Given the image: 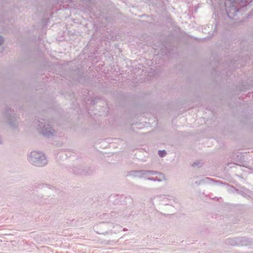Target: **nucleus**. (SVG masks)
Segmentation results:
<instances>
[{
    "instance_id": "obj_7",
    "label": "nucleus",
    "mask_w": 253,
    "mask_h": 253,
    "mask_svg": "<svg viewBox=\"0 0 253 253\" xmlns=\"http://www.w3.org/2000/svg\"><path fill=\"white\" fill-rule=\"evenodd\" d=\"M242 238H228L226 240V244L233 246H239L240 245V243L242 241Z\"/></svg>"
},
{
    "instance_id": "obj_9",
    "label": "nucleus",
    "mask_w": 253,
    "mask_h": 253,
    "mask_svg": "<svg viewBox=\"0 0 253 253\" xmlns=\"http://www.w3.org/2000/svg\"><path fill=\"white\" fill-rule=\"evenodd\" d=\"M146 178L147 179L149 180H151V181H161V179H158L157 177H155H155H149V178H148V177H147Z\"/></svg>"
},
{
    "instance_id": "obj_12",
    "label": "nucleus",
    "mask_w": 253,
    "mask_h": 253,
    "mask_svg": "<svg viewBox=\"0 0 253 253\" xmlns=\"http://www.w3.org/2000/svg\"><path fill=\"white\" fill-rule=\"evenodd\" d=\"M118 226V225H117ZM118 227L120 229H121V227L120 226H118Z\"/></svg>"
},
{
    "instance_id": "obj_5",
    "label": "nucleus",
    "mask_w": 253,
    "mask_h": 253,
    "mask_svg": "<svg viewBox=\"0 0 253 253\" xmlns=\"http://www.w3.org/2000/svg\"><path fill=\"white\" fill-rule=\"evenodd\" d=\"M13 111L12 110H8L6 113V116L8 119V123L9 125L13 128L17 127L18 124L16 117L13 115Z\"/></svg>"
},
{
    "instance_id": "obj_4",
    "label": "nucleus",
    "mask_w": 253,
    "mask_h": 253,
    "mask_svg": "<svg viewBox=\"0 0 253 253\" xmlns=\"http://www.w3.org/2000/svg\"><path fill=\"white\" fill-rule=\"evenodd\" d=\"M133 175L135 177H137L138 178H146L147 176L149 175H154L156 174H159L163 178H164V175L162 173L160 172H158L154 170H135L132 171Z\"/></svg>"
},
{
    "instance_id": "obj_2",
    "label": "nucleus",
    "mask_w": 253,
    "mask_h": 253,
    "mask_svg": "<svg viewBox=\"0 0 253 253\" xmlns=\"http://www.w3.org/2000/svg\"><path fill=\"white\" fill-rule=\"evenodd\" d=\"M35 124L39 131L43 135L47 137H50L54 135V130L49 124L46 123L44 120H38L35 122Z\"/></svg>"
},
{
    "instance_id": "obj_1",
    "label": "nucleus",
    "mask_w": 253,
    "mask_h": 253,
    "mask_svg": "<svg viewBox=\"0 0 253 253\" xmlns=\"http://www.w3.org/2000/svg\"><path fill=\"white\" fill-rule=\"evenodd\" d=\"M28 160L32 165L38 167H44L48 163L45 155L40 151H32L28 157Z\"/></svg>"
},
{
    "instance_id": "obj_3",
    "label": "nucleus",
    "mask_w": 253,
    "mask_h": 253,
    "mask_svg": "<svg viewBox=\"0 0 253 253\" xmlns=\"http://www.w3.org/2000/svg\"><path fill=\"white\" fill-rule=\"evenodd\" d=\"M115 227V225L113 223H101L97 225L95 227L96 232L99 234L109 235L113 233L116 234L118 231L112 232L111 229Z\"/></svg>"
},
{
    "instance_id": "obj_10",
    "label": "nucleus",
    "mask_w": 253,
    "mask_h": 253,
    "mask_svg": "<svg viewBox=\"0 0 253 253\" xmlns=\"http://www.w3.org/2000/svg\"><path fill=\"white\" fill-rule=\"evenodd\" d=\"M3 40L2 37L0 36V45L3 43Z\"/></svg>"
},
{
    "instance_id": "obj_6",
    "label": "nucleus",
    "mask_w": 253,
    "mask_h": 253,
    "mask_svg": "<svg viewBox=\"0 0 253 253\" xmlns=\"http://www.w3.org/2000/svg\"><path fill=\"white\" fill-rule=\"evenodd\" d=\"M170 197L169 195H159L151 199L153 204L156 203L157 204H161L165 203Z\"/></svg>"
},
{
    "instance_id": "obj_11",
    "label": "nucleus",
    "mask_w": 253,
    "mask_h": 253,
    "mask_svg": "<svg viewBox=\"0 0 253 253\" xmlns=\"http://www.w3.org/2000/svg\"><path fill=\"white\" fill-rule=\"evenodd\" d=\"M234 11H235L237 12V11H238V10H236V8H234Z\"/></svg>"
},
{
    "instance_id": "obj_8",
    "label": "nucleus",
    "mask_w": 253,
    "mask_h": 253,
    "mask_svg": "<svg viewBox=\"0 0 253 253\" xmlns=\"http://www.w3.org/2000/svg\"><path fill=\"white\" fill-rule=\"evenodd\" d=\"M158 154L160 157H163L166 155V152L165 150H163V151L160 150V151H159Z\"/></svg>"
}]
</instances>
